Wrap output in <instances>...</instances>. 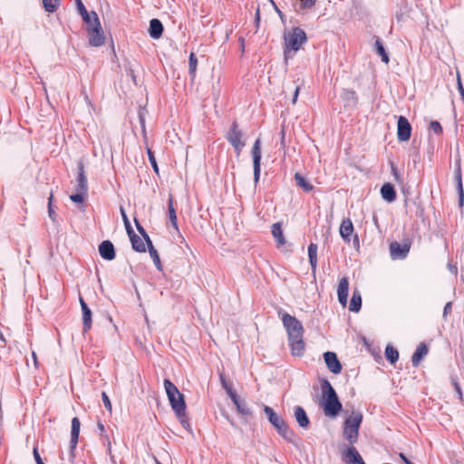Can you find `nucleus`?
I'll return each mask as SVG.
<instances>
[{"label":"nucleus","mask_w":464,"mask_h":464,"mask_svg":"<svg viewBox=\"0 0 464 464\" xmlns=\"http://www.w3.org/2000/svg\"><path fill=\"white\" fill-rule=\"evenodd\" d=\"M32 356H33V359H34V365H35V367H37V365H38V361H37L36 353H35L34 352H33V353H32Z\"/></svg>","instance_id":"nucleus-61"},{"label":"nucleus","mask_w":464,"mask_h":464,"mask_svg":"<svg viewBox=\"0 0 464 464\" xmlns=\"http://www.w3.org/2000/svg\"><path fill=\"white\" fill-rule=\"evenodd\" d=\"M324 359L328 370L334 374H339L342 372V364L334 352H325Z\"/></svg>","instance_id":"nucleus-14"},{"label":"nucleus","mask_w":464,"mask_h":464,"mask_svg":"<svg viewBox=\"0 0 464 464\" xmlns=\"http://www.w3.org/2000/svg\"><path fill=\"white\" fill-rule=\"evenodd\" d=\"M88 192L76 191L75 194L70 196V198L74 203H82L87 197Z\"/></svg>","instance_id":"nucleus-41"},{"label":"nucleus","mask_w":464,"mask_h":464,"mask_svg":"<svg viewBox=\"0 0 464 464\" xmlns=\"http://www.w3.org/2000/svg\"><path fill=\"white\" fill-rule=\"evenodd\" d=\"M361 307H362V296H361V294L359 293V291L355 290V291H353L351 301H350L349 310L351 312L357 313L360 311Z\"/></svg>","instance_id":"nucleus-28"},{"label":"nucleus","mask_w":464,"mask_h":464,"mask_svg":"<svg viewBox=\"0 0 464 464\" xmlns=\"http://www.w3.org/2000/svg\"><path fill=\"white\" fill-rule=\"evenodd\" d=\"M295 180L297 186L302 188L305 192H310L314 188V186L300 173L295 174Z\"/></svg>","instance_id":"nucleus-29"},{"label":"nucleus","mask_w":464,"mask_h":464,"mask_svg":"<svg viewBox=\"0 0 464 464\" xmlns=\"http://www.w3.org/2000/svg\"><path fill=\"white\" fill-rule=\"evenodd\" d=\"M322 399L320 405L324 410V415L329 418H335L343 411V405L338 398V395L329 382L328 380L324 379L321 383Z\"/></svg>","instance_id":"nucleus-2"},{"label":"nucleus","mask_w":464,"mask_h":464,"mask_svg":"<svg viewBox=\"0 0 464 464\" xmlns=\"http://www.w3.org/2000/svg\"><path fill=\"white\" fill-rule=\"evenodd\" d=\"M78 174L76 178V191L88 192V181L84 170V164L82 160L77 163Z\"/></svg>","instance_id":"nucleus-15"},{"label":"nucleus","mask_w":464,"mask_h":464,"mask_svg":"<svg viewBox=\"0 0 464 464\" xmlns=\"http://www.w3.org/2000/svg\"><path fill=\"white\" fill-rule=\"evenodd\" d=\"M33 454H34V458L36 464H44L39 452H38L37 447L34 448Z\"/></svg>","instance_id":"nucleus-51"},{"label":"nucleus","mask_w":464,"mask_h":464,"mask_svg":"<svg viewBox=\"0 0 464 464\" xmlns=\"http://www.w3.org/2000/svg\"><path fill=\"white\" fill-rule=\"evenodd\" d=\"M317 249L318 246L314 243H310L308 246V258L311 266V272L315 276L317 269Z\"/></svg>","instance_id":"nucleus-24"},{"label":"nucleus","mask_w":464,"mask_h":464,"mask_svg":"<svg viewBox=\"0 0 464 464\" xmlns=\"http://www.w3.org/2000/svg\"><path fill=\"white\" fill-rule=\"evenodd\" d=\"M348 291L349 280L348 277L343 276V278L340 279L337 289L338 300L343 306H345L347 304Z\"/></svg>","instance_id":"nucleus-17"},{"label":"nucleus","mask_w":464,"mask_h":464,"mask_svg":"<svg viewBox=\"0 0 464 464\" xmlns=\"http://www.w3.org/2000/svg\"><path fill=\"white\" fill-rule=\"evenodd\" d=\"M168 211H169V220H170L172 226L176 229H178L177 215H176V210H175L174 206H173V197H172V195H170L169 198Z\"/></svg>","instance_id":"nucleus-31"},{"label":"nucleus","mask_w":464,"mask_h":464,"mask_svg":"<svg viewBox=\"0 0 464 464\" xmlns=\"http://www.w3.org/2000/svg\"><path fill=\"white\" fill-rule=\"evenodd\" d=\"M227 394L229 396V398L232 400L233 402H237L239 396L237 394V392L233 390V387H228L226 390Z\"/></svg>","instance_id":"nucleus-48"},{"label":"nucleus","mask_w":464,"mask_h":464,"mask_svg":"<svg viewBox=\"0 0 464 464\" xmlns=\"http://www.w3.org/2000/svg\"><path fill=\"white\" fill-rule=\"evenodd\" d=\"M390 165H391V169H392V173L394 177V179L397 181V182H401V175L397 169V167L395 166V164L393 162H390Z\"/></svg>","instance_id":"nucleus-49"},{"label":"nucleus","mask_w":464,"mask_h":464,"mask_svg":"<svg viewBox=\"0 0 464 464\" xmlns=\"http://www.w3.org/2000/svg\"><path fill=\"white\" fill-rule=\"evenodd\" d=\"M197 65H198L197 56L195 55L194 53H191L189 54V58H188V73L192 78L195 77Z\"/></svg>","instance_id":"nucleus-37"},{"label":"nucleus","mask_w":464,"mask_h":464,"mask_svg":"<svg viewBox=\"0 0 464 464\" xmlns=\"http://www.w3.org/2000/svg\"><path fill=\"white\" fill-rule=\"evenodd\" d=\"M219 379L224 390H226L228 387H232V383L227 381L226 376L223 372H219Z\"/></svg>","instance_id":"nucleus-50"},{"label":"nucleus","mask_w":464,"mask_h":464,"mask_svg":"<svg viewBox=\"0 0 464 464\" xmlns=\"http://www.w3.org/2000/svg\"><path fill=\"white\" fill-rule=\"evenodd\" d=\"M142 237L148 246V249L150 247L153 246L152 241H151L150 237H149L148 233H146V235L142 236Z\"/></svg>","instance_id":"nucleus-57"},{"label":"nucleus","mask_w":464,"mask_h":464,"mask_svg":"<svg viewBox=\"0 0 464 464\" xmlns=\"http://www.w3.org/2000/svg\"><path fill=\"white\" fill-rule=\"evenodd\" d=\"M53 198V193H51L50 197L48 198V214H49V218L52 219V221L57 222V214L53 210V204H52Z\"/></svg>","instance_id":"nucleus-42"},{"label":"nucleus","mask_w":464,"mask_h":464,"mask_svg":"<svg viewBox=\"0 0 464 464\" xmlns=\"http://www.w3.org/2000/svg\"><path fill=\"white\" fill-rule=\"evenodd\" d=\"M164 388L174 413H179L187 409L185 398L179 392L177 386L169 379H164Z\"/></svg>","instance_id":"nucleus-6"},{"label":"nucleus","mask_w":464,"mask_h":464,"mask_svg":"<svg viewBox=\"0 0 464 464\" xmlns=\"http://www.w3.org/2000/svg\"><path fill=\"white\" fill-rule=\"evenodd\" d=\"M81 422L77 417L72 420L71 440H70V461H72L75 455L74 450L78 444Z\"/></svg>","instance_id":"nucleus-13"},{"label":"nucleus","mask_w":464,"mask_h":464,"mask_svg":"<svg viewBox=\"0 0 464 464\" xmlns=\"http://www.w3.org/2000/svg\"><path fill=\"white\" fill-rule=\"evenodd\" d=\"M455 181L457 184L458 195H459V204L460 207L463 206L464 202V191L462 186V178H461V170L459 167L455 171Z\"/></svg>","instance_id":"nucleus-27"},{"label":"nucleus","mask_w":464,"mask_h":464,"mask_svg":"<svg viewBox=\"0 0 464 464\" xmlns=\"http://www.w3.org/2000/svg\"><path fill=\"white\" fill-rule=\"evenodd\" d=\"M428 353L429 349L427 345L424 343H420L411 357L412 365L417 367Z\"/></svg>","instance_id":"nucleus-23"},{"label":"nucleus","mask_w":464,"mask_h":464,"mask_svg":"<svg viewBox=\"0 0 464 464\" xmlns=\"http://www.w3.org/2000/svg\"><path fill=\"white\" fill-rule=\"evenodd\" d=\"M353 233V225L350 218L343 219L340 226V236L345 243L351 242V236Z\"/></svg>","instance_id":"nucleus-19"},{"label":"nucleus","mask_w":464,"mask_h":464,"mask_svg":"<svg viewBox=\"0 0 464 464\" xmlns=\"http://www.w3.org/2000/svg\"><path fill=\"white\" fill-rule=\"evenodd\" d=\"M307 41V36L305 32L300 27L293 28L292 32H290L287 35L285 36V45H284V55L285 59L293 57L290 55L292 51L297 52L304 44Z\"/></svg>","instance_id":"nucleus-5"},{"label":"nucleus","mask_w":464,"mask_h":464,"mask_svg":"<svg viewBox=\"0 0 464 464\" xmlns=\"http://www.w3.org/2000/svg\"><path fill=\"white\" fill-rule=\"evenodd\" d=\"M430 129L437 135H440L442 133V127L437 121H430Z\"/></svg>","instance_id":"nucleus-45"},{"label":"nucleus","mask_w":464,"mask_h":464,"mask_svg":"<svg viewBox=\"0 0 464 464\" xmlns=\"http://www.w3.org/2000/svg\"><path fill=\"white\" fill-rule=\"evenodd\" d=\"M97 427H98V429L100 430V434L103 435V433L105 432L104 425L102 422L99 421L98 424H97Z\"/></svg>","instance_id":"nucleus-59"},{"label":"nucleus","mask_w":464,"mask_h":464,"mask_svg":"<svg viewBox=\"0 0 464 464\" xmlns=\"http://www.w3.org/2000/svg\"><path fill=\"white\" fill-rule=\"evenodd\" d=\"M80 304L82 312V324H83V334L87 333L92 328V311L89 308L88 304L85 301L80 297Z\"/></svg>","instance_id":"nucleus-18"},{"label":"nucleus","mask_w":464,"mask_h":464,"mask_svg":"<svg viewBox=\"0 0 464 464\" xmlns=\"http://www.w3.org/2000/svg\"><path fill=\"white\" fill-rule=\"evenodd\" d=\"M164 31V27L162 23L157 19L153 18L150 22L149 34L151 38L159 39L162 36Z\"/></svg>","instance_id":"nucleus-21"},{"label":"nucleus","mask_w":464,"mask_h":464,"mask_svg":"<svg viewBox=\"0 0 464 464\" xmlns=\"http://www.w3.org/2000/svg\"><path fill=\"white\" fill-rule=\"evenodd\" d=\"M120 211H121V217H122V220H123V222H124V223H128V222H130V220H129V218H128V216H127V214H126L125 209H124V208H123V207H121Z\"/></svg>","instance_id":"nucleus-56"},{"label":"nucleus","mask_w":464,"mask_h":464,"mask_svg":"<svg viewBox=\"0 0 464 464\" xmlns=\"http://www.w3.org/2000/svg\"><path fill=\"white\" fill-rule=\"evenodd\" d=\"M450 381H451V383H452V385H453V387L455 389V392L458 394L459 399L461 401H464V396H463V393H462L461 387H460V385L459 383L458 378L456 376H451L450 377Z\"/></svg>","instance_id":"nucleus-40"},{"label":"nucleus","mask_w":464,"mask_h":464,"mask_svg":"<svg viewBox=\"0 0 464 464\" xmlns=\"http://www.w3.org/2000/svg\"><path fill=\"white\" fill-rule=\"evenodd\" d=\"M252 159H253V169H254V182L257 184L260 179L261 172V140L260 139H256L254 142V145L251 150Z\"/></svg>","instance_id":"nucleus-8"},{"label":"nucleus","mask_w":464,"mask_h":464,"mask_svg":"<svg viewBox=\"0 0 464 464\" xmlns=\"http://www.w3.org/2000/svg\"><path fill=\"white\" fill-rule=\"evenodd\" d=\"M149 253H150V256L152 258V260L154 262V265L156 266L157 269L159 271H161L162 270V265H161V262H160L158 251L154 248V246H151V247L149 248Z\"/></svg>","instance_id":"nucleus-38"},{"label":"nucleus","mask_w":464,"mask_h":464,"mask_svg":"<svg viewBox=\"0 0 464 464\" xmlns=\"http://www.w3.org/2000/svg\"><path fill=\"white\" fill-rule=\"evenodd\" d=\"M342 97L344 102H348V104H350V102H353V104L355 105L358 102L356 92L353 90H343Z\"/></svg>","instance_id":"nucleus-36"},{"label":"nucleus","mask_w":464,"mask_h":464,"mask_svg":"<svg viewBox=\"0 0 464 464\" xmlns=\"http://www.w3.org/2000/svg\"><path fill=\"white\" fill-rule=\"evenodd\" d=\"M77 10L82 17H87L88 11L86 10L82 0H75Z\"/></svg>","instance_id":"nucleus-46"},{"label":"nucleus","mask_w":464,"mask_h":464,"mask_svg":"<svg viewBox=\"0 0 464 464\" xmlns=\"http://www.w3.org/2000/svg\"><path fill=\"white\" fill-rule=\"evenodd\" d=\"M282 322L288 335L289 346L293 356H303L305 350L304 327L302 323L288 313L282 314Z\"/></svg>","instance_id":"nucleus-1"},{"label":"nucleus","mask_w":464,"mask_h":464,"mask_svg":"<svg viewBox=\"0 0 464 464\" xmlns=\"http://www.w3.org/2000/svg\"><path fill=\"white\" fill-rule=\"evenodd\" d=\"M411 243L409 239L402 243L392 241L390 244V253L392 259H404L409 254Z\"/></svg>","instance_id":"nucleus-10"},{"label":"nucleus","mask_w":464,"mask_h":464,"mask_svg":"<svg viewBox=\"0 0 464 464\" xmlns=\"http://www.w3.org/2000/svg\"><path fill=\"white\" fill-rule=\"evenodd\" d=\"M317 0H300L299 9L304 11L312 8L316 4Z\"/></svg>","instance_id":"nucleus-43"},{"label":"nucleus","mask_w":464,"mask_h":464,"mask_svg":"<svg viewBox=\"0 0 464 464\" xmlns=\"http://www.w3.org/2000/svg\"><path fill=\"white\" fill-rule=\"evenodd\" d=\"M95 27L89 28V44L91 46L99 47L102 46L105 42V36L102 28L100 19H94Z\"/></svg>","instance_id":"nucleus-9"},{"label":"nucleus","mask_w":464,"mask_h":464,"mask_svg":"<svg viewBox=\"0 0 464 464\" xmlns=\"http://www.w3.org/2000/svg\"><path fill=\"white\" fill-rule=\"evenodd\" d=\"M175 415H176L177 419L179 420V423L181 424V426L185 430H187L188 431H189L191 433L192 429L190 427L189 420L186 413V410H183L179 413H175Z\"/></svg>","instance_id":"nucleus-33"},{"label":"nucleus","mask_w":464,"mask_h":464,"mask_svg":"<svg viewBox=\"0 0 464 464\" xmlns=\"http://www.w3.org/2000/svg\"><path fill=\"white\" fill-rule=\"evenodd\" d=\"M451 310H452V303L448 302L445 304L444 309H443V316L446 317L449 314L451 313Z\"/></svg>","instance_id":"nucleus-53"},{"label":"nucleus","mask_w":464,"mask_h":464,"mask_svg":"<svg viewBox=\"0 0 464 464\" xmlns=\"http://www.w3.org/2000/svg\"><path fill=\"white\" fill-rule=\"evenodd\" d=\"M374 50L381 56L382 61L387 64L390 62V58L384 48L383 43L379 36H374Z\"/></svg>","instance_id":"nucleus-25"},{"label":"nucleus","mask_w":464,"mask_h":464,"mask_svg":"<svg viewBox=\"0 0 464 464\" xmlns=\"http://www.w3.org/2000/svg\"><path fill=\"white\" fill-rule=\"evenodd\" d=\"M102 402H103V404H104V407H105L108 411H111V403L110 398H109V396L107 395V393H106V392H104L102 393Z\"/></svg>","instance_id":"nucleus-47"},{"label":"nucleus","mask_w":464,"mask_h":464,"mask_svg":"<svg viewBox=\"0 0 464 464\" xmlns=\"http://www.w3.org/2000/svg\"><path fill=\"white\" fill-rule=\"evenodd\" d=\"M411 135V125L404 116H400L397 122V138L400 141H407Z\"/></svg>","instance_id":"nucleus-12"},{"label":"nucleus","mask_w":464,"mask_h":464,"mask_svg":"<svg viewBox=\"0 0 464 464\" xmlns=\"http://www.w3.org/2000/svg\"><path fill=\"white\" fill-rule=\"evenodd\" d=\"M100 256L107 261L113 260L115 258V248L113 244L110 240L102 241L99 246Z\"/></svg>","instance_id":"nucleus-16"},{"label":"nucleus","mask_w":464,"mask_h":464,"mask_svg":"<svg viewBox=\"0 0 464 464\" xmlns=\"http://www.w3.org/2000/svg\"><path fill=\"white\" fill-rule=\"evenodd\" d=\"M342 460L345 464H365L363 459L353 445H350L341 452Z\"/></svg>","instance_id":"nucleus-11"},{"label":"nucleus","mask_w":464,"mask_h":464,"mask_svg":"<svg viewBox=\"0 0 464 464\" xmlns=\"http://www.w3.org/2000/svg\"><path fill=\"white\" fill-rule=\"evenodd\" d=\"M271 233L277 243V246L285 244V238L284 237L283 229L280 223H275L272 225Z\"/></svg>","instance_id":"nucleus-26"},{"label":"nucleus","mask_w":464,"mask_h":464,"mask_svg":"<svg viewBox=\"0 0 464 464\" xmlns=\"http://www.w3.org/2000/svg\"><path fill=\"white\" fill-rule=\"evenodd\" d=\"M264 412L266 415L268 421L276 429L277 433L286 441L296 445L295 433L288 427L285 420L269 406H264Z\"/></svg>","instance_id":"nucleus-4"},{"label":"nucleus","mask_w":464,"mask_h":464,"mask_svg":"<svg viewBox=\"0 0 464 464\" xmlns=\"http://www.w3.org/2000/svg\"><path fill=\"white\" fill-rule=\"evenodd\" d=\"M61 5V0H43V5L46 12L54 13Z\"/></svg>","instance_id":"nucleus-35"},{"label":"nucleus","mask_w":464,"mask_h":464,"mask_svg":"<svg viewBox=\"0 0 464 464\" xmlns=\"http://www.w3.org/2000/svg\"><path fill=\"white\" fill-rule=\"evenodd\" d=\"M300 92V85H296L294 91L292 103L295 104Z\"/></svg>","instance_id":"nucleus-54"},{"label":"nucleus","mask_w":464,"mask_h":464,"mask_svg":"<svg viewBox=\"0 0 464 464\" xmlns=\"http://www.w3.org/2000/svg\"><path fill=\"white\" fill-rule=\"evenodd\" d=\"M124 226H125V228H126V231H127V234H128L129 237H131L133 234H135V232H134V230H133V228H132V227H131L130 222L124 223Z\"/></svg>","instance_id":"nucleus-55"},{"label":"nucleus","mask_w":464,"mask_h":464,"mask_svg":"<svg viewBox=\"0 0 464 464\" xmlns=\"http://www.w3.org/2000/svg\"><path fill=\"white\" fill-rule=\"evenodd\" d=\"M363 420V414L361 411H352L351 414L343 423V437L350 445L357 443L359 439V430Z\"/></svg>","instance_id":"nucleus-3"},{"label":"nucleus","mask_w":464,"mask_h":464,"mask_svg":"<svg viewBox=\"0 0 464 464\" xmlns=\"http://www.w3.org/2000/svg\"><path fill=\"white\" fill-rule=\"evenodd\" d=\"M147 153H148L149 160H150V162L151 164V167H152L153 170L156 173H159V167H158V164H157V161H156V159H155L153 151L150 148H148L147 149Z\"/></svg>","instance_id":"nucleus-44"},{"label":"nucleus","mask_w":464,"mask_h":464,"mask_svg":"<svg viewBox=\"0 0 464 464\" xmlns=\"http://www.w3.org/2000/svg\"><path fill=\"white\" fill-rule=\"evenodd\" d=\"M385 357L392 363H395L399 359V352L392 345H387L385 348Z\"/></svg>","instance_id":"nucleus-32"},{"label":"nucleus","mask_w":464,"mask_h":464,"mask_svg":"<svg viewBox=\"0 0 464 464\" xmlns=\"http://www.w3.org/2000/svg\"><path fill=\"white\" fill-rule=\"evenodd\" d=\"M242 138L243 132L239 129L238 123L235 121L232 122L228 131L227 132L226 139L234 148L237 155H239L246 146V143Z\"/></svg>","instance_id":"nucleus-7"},{"label":"nucleus","mask_w":464,"mask_h":464,"mask_svg":"<svg viewBox=\"0 0 464 464\" xmlns=\"http://www.w3.org/2000/svg\"><path fill=\"white\" fill-rule=\"evenodd\" d=\"M281 135H282V142H283L284 139H285V130H284V129L281 131Z\"/></svg>","instance_id":"nucleus-63"},{"label":"nucleus","mask_w":464,"mask_h":464,"mask_svg":"<svg viewBox=\"0 0 464 464\" xmlns=\"http://www.w3.org/2000/svg\"><path fill=\"white\" fill-rule=\"evenodd\" d=\"M381 195L382 198L389 202L392 203L396 199V190L394 188V186L392 183H384L381 188Z\"/></svg>","instance_id":"nucleus-22"},{"label":"nucleus","mask_w":464,"mask_h":464,"mask_svg":"<svg viewBox=\"0 0 464 464\" xmlns=\"http://www.w3.org/2000/svg\"><path fill=\"white\" fill-rule=\"evenodd\" d=\"M353 243L355 246H359V237L357 235H354L353 237Z\"/></svg>","instance_id":"nucleus-60"},{"label":"nucleus","mask_w":464,"mask_h":464,"mask_svg":"<svg viewBox=\"0 0 464 464\" xmlns=\"http://www.w3.org/2000/svg\"><path fill=\"white\" fill-rule=\"evenodd\" d=\"M134 222H135V226H136V228L138 230V232L140 234V236H144L146 235V230L145 228L140 224V222L138 221L137 218H134Z\"/></svg>","instance_id":"nucleus-52"},{"label":"nucleus","mask_w":464,"mask_h":464,"mask_svg":"<svg viewBox=\"0 0 464 464\" xmlns=\"http://www.w3.org/2000/svg\"><path fill=\"white\" fill-rule=\"evenodd\" d=\"M294 416L301 428L307 429L309 427L310 420L303 407L295 406L294 408Z\"/></svg>","instance_id":"nucleus-20"},{"label":"nucleus","mask_w":464,"mask_h":464,"mask_svg":"<svg viewBox=\"0 0 464 464\" xmlns=\"http://www.w3.org/2000/svg\"><path fill=\"white\" fill-rule=\"evenodd\" d=\"M234 404L236 405L237 410L240 414L246 416L252 414V411L247 403L244 400L240 399V397L237 399V402H234Z\"/></svg>","instance_id":"nucleus-34"},{"label":"nucleus","mask_w":464,"mask_h":464,"mask_svg":"<svg viewBox=\"0 0 464 464\" xmlns=\"http://www.w3.org/2000/svg\"><path fill=\"white\" fill-rule=\"evenodd\" d=\"M83 22L87 24V31H89V28L95 27L94 24V19H99L98 14L96 12L92 11L91 13H87V17H82Z\"/></svg>","instance_id":"nucleus-39"},{"label":"nucleus","mask_w":464,"mask_h":464,"mask_svg":"<svg viewBox=\"0 0 464 464\" xmlns=\"http://www.w3.org/2000/svg\"><path fill=\"white\" fill-rule=\"evenodd\" d=\"M130 240L131 242L132 248L140 253H144L146 251L145 244L142 239L136 234H133L130 237Z\"/></svg>","instance_id":"nucleus-30"},{"label":"nucleus","mask_w":464,"mask_h":464,"mask_svg":"<svg viewBox=\"0 0 464 464\" xmlns=\"http://www.w3.org/2000/svg\"><path fill=\"white\" fill-rule=\"evenodd\" d=\"M0 339H1L3 342H5V337H4L3 334H0Z\"/></svg>","instance_id":"nucleus-64"},{"label":"nucleus","mask_w":464,"mask_h":464,"mask_svg":"<svg viewBox=\"0 0 464 464\" xmlns=\"http://www.w3.org/2000/svg\"><path fill=\"white\" fill-rule=\"evenodd\" d=\"M256 19L257 22L260 19V17H259V9H257L256 12Z\"/></svg>","instance_id":"nucleus-62"},{"label":"nucleus","mask_w":464,"mask_h":464,"mask_svg":"<svg viewBox=\"0 0 464 464\" xmlns=\"http://www.w3.org/2000/svg\"><path fill=\"white\" fill-rule=\"evenodd\" d=\"M399 457L405 464H414L402 452L399 453Z\"/></svg>","instance_id":"nucleus-58"}]
</instances>
